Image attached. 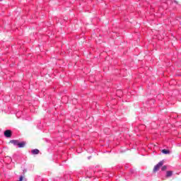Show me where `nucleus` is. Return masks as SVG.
Listing matches in <instances>:
<instances>
[{
	"label": "nucleus",
	"instance_id": "2",
	"mask_svg": "<svg viewBox=\"0 0 181 181\" xmlns=\"http://www.w3.org/2000/svg\"><path fill=\"white\" fill-rule=\"evenodd\" d=\"M4 136L6 138H11V136H12V132H11V130H6L4 132Z\"/></svg>",
	"mask_w": 181,
	"mask_h": 181
},
{
	"label": "nucleus",
	"instance_id": "5",
	"mask_svg": "<svg viewBox=\"0 0 181 181\" xmlns=\"http://www.w3.org/2000/svg\"><path fill=\"white\" fill-rule=\"evenodd\" d=\"M172 175H173V171H167V173H166V177H170V176H172Z\"/></svg>",
	"mask_w": 181,
	"mask_h": 181
},
{
	"label": "nucleus",
	"instance_id": "9",
	"mask_svg": "<svg viewBox=\"0 0 181 181\" xmlns=\"http://www.w3.org/2000/svg\"><path fill=\"white\" fill-rule=\"evenodd\" d=\"M22 180H23V177L21 176L18 181H22Z\"/></svg>",
	"mask_w": 181,
	"mask_h": 181
},
{
	"label": "nucleus",
	"instance_id": "10",
	"mask_svg": "<svg viewBox=\"0 0 181 181\" xmlns=\"http://www.w3.org/2000/svg\"><path fill=\"white\" fill-rule=\"evenodd\" d=\"M88 159H90V157H88Z\"/></svg>",
	"mask_w": 181,
	"mask_h": 181
},
{
	"label": "nucleus",
	"instance_id": "3",
	"mask_svg": "<svg viewBox=\"0 0 181 181\" xmlns=\"http://www.w3.org/2000/svg\"><path fill=\"white\" fill-rule=\"evenodd\" d=\"M11 144H13L14 146H18L19 145V141L18 140H11L10 141Z\"/></svg>",
	"mask_w": 181,
	"mask_h": 181
},
{
	"label": "nucleus",
	"instance_id": "6",
	"mask_svg": "<svg viewBox=\"0 0 181 181\" xmlns=\"http://www.w3.org/2000/svg\"><path fill=\"white\" fill-rule=\"evenodd\" d=\"M25 146V142L18 143V148H23Z\"/></svg>",
	"mask_w": 181,
	"mask_h": 181
},
{
	"label": "nucleus",
	"instance_id": "7",
	"mask_svg": "<svg viewBox=\"0 0 181 181\" xmlns=\"http://www.w3.org/2000/svg\"><path fill=\"white\" fill-rule=\"evenodd\" d=\"M162 152L164 153V155H168V153H170V151H169V150H166V149L162 150Z\"/></svg>",
	"mask_w": 181,
	"mask_h": 181
},
{
	"label": "nucleus",
	"instance_id": "1",
	"mask_svg": "<svg viewBox=\"0 0 181 181\" xmlns=\"http://www.w3.org/2000/svg\"><path fill=\"white\" fill-rule=\"evenodd\" d=\"M161 166H163V160L160 161L157 165H155L153 172H157V170H159V168Z\"/></svg>",
	"mask_w": 181,
	"mask_h": 181
},
{
	"label": "nucleus",
	"instance_id": "8",
	"mask_svg": "<svg viewBox=\"0 0 181 181\" xmlns=\"http://www.w3.org/2000/svg\"><path fill=\"white\" fill-rule=\"evenodd\" d=\"M168 169V166H166V165H163V166H162V168H161V170L163 171V172H164V170H166Z\"/></svg>",
	"mask_w": 181,
	"mask_h": 181
},
{
	"label": "nucleus",
	"instance_id": "4",
	"mask_svg": "<svg viewBox=\"0 0 181 181\" xmlns=\"http://www.w3.org/2000/svg\"><path fill=\"white\" fill-rule=\"evenodd\" d=\"M31 153H32L33 155H38L39 149L35 148V149L31 151Z\"/></svg>",
	"mask_w": 181,
	"mask_h": 181
}]
</instances>
